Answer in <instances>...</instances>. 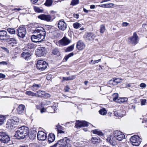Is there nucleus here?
<instances>
[{
	"label": "nucleus",
	"mask_w": 147,
	"mask_h": 147,
	"mask_svg": "<svg viewBox=\"0 0 147 147\" xmlns=\"http://www.w3.org/2000/svg\"><path fill=\"white\" fill-rule=\"evenodd\" d=\"M75 127L76 128H80L82 127H87L90 125L93 126V125L88 122L84 121H80L77 120L75 123Z\"/></svg>",
	"instance_id": "8"
},
{
	"label": "nucleus",
	"mask_w": 147,
	"mask_h": 147,
	"mask_svg": "<svg viewBox=\"0 0 147 147\" xmlns=\"http://www.w3.org/2000/svg\"><path fill=\"white\" fill-rule=\"evenodd\" d=\"M29 131L28 127L24 126H22L16 131L15 136L18 139H24L29 134Z\"/></svg>",
	"instance_id": "2"
},
{
	"label": "nucleus",
	"mask_w": 147,
	"mask_h": 147,
	"mask_svg": "<svg viewBox=\"0 0 147 147\" xmlns=\"http://www.w3.org/2000/svg\"><path fill=\"white\" fill-rule=\"evenodd\" d=\"M125 115V114H122L121 113H118V117H123Z\"/></svg>",
	"instance_id": "54"
},
{
	"label": "nucleus",
	"mask_w": 147,
	"mask_h": 147,
	"mask_svg": "<svg viewBox=\"0 0 147 147\" xmlns=\"http://www.w3.org/2000/svg\"><path fill=\"white\" fill-rule=\"evenodd\" d=\"M28 47L30 49H32L34 47V45L31 43H28Z\"/></svg>",
	"instance_id": "48"
},
{
	"label": "nucleus",
	"mask_w": 147,
	"mask_h": 147,
	"mask_svg": "<svg viewBox=\"0 0 147 147\" xmlns=\"http://www.w3.org/2000/svg\"><path fill=\"white\" fill-rule=\"evenodd\" d=\"M114 115L116 117H118V112L115 111L114 112Z\"/></svg>",
	"instance_id": "58"
},
{
	"label": "nucleus",
	"mask_w": 147,
	"mask_h": 147,
	"mask_svg": "<svg viewBox=\"0 0 147 147\" xmlns=\"http://www.w3.org/2000/svg\"><path fill=\"white\" fill-rule=\"evenodd\" d=\"M121 80H122L121 79L114 78L113 80H111L110 81V82L112 83L113 85H115L120 82Z\"/></svg>",
	"instance_id": "26"
},
{
	"label": "nucleus",
	"mask_w": 147,
	"mask_h": 147,
	"mask_svg": "<svg viewBox=\"0 0 147 147\" xmlns=\"http://www.w3.org/2000/svg\"><path fill=\"white\" fill-rule=\"evenodd\" d=\"M106 140L113 146H115L117 144V140L114 136H113L111 135H109Z\"/></svg>",
	"instance_id": "12"
},
{
	"label": "nucleus",
	"mask_w": 147,
	"mask_h": 147,
	"mask_svg": "<svg viewBox=\"0 0 147 147\" xmlns=\"http://www.w3.org/2000/svg\"><path fill=\"white\" fill-rule=\"evenodd\" d=\"M92 132L94 134H96L102 136L103 135L101 131L97 129L92 130Z\"/></svg>",
	"instance_id": "34"
},
{
	"label": "nucleus",
	"mask_w": 147,
	"mask_h": 147,
	"mask_svg": "<svg viewBox=\"0 0 147 147\" xmlns=\"http://www.w3.org/2000/svg\"><path fill=\"white\" fill-rule=\"evenodd\" d=\"M55 136L54 134H50L48 136V141L49 143H51L54 141Z\"/></svg>",
	"instance_id": "24"
},
{
	"label": "nucleus",
	"mask_w": 147,
	"mask_h": 147,
	"mask_svg": "<svg viewBox=\"0 0 147 147\" xmlns=\"http://www.w3.org/2000/svg\"><path fill=\"white\" fill-rule=\"evenodd\" d=\"M46 52V50L45 47H40L36 50V54L38 57H41L44 55Z\"/></svg>",
	"instance_id": "15"
},
{
	"label": "nucleus",
	"mask_w": 147,
	"mask_h": 147,
	"mask_svg": "<svg viewBox=\"0 0 147 147\" xmlns=\"http://www.w3.org/2000/svg\"><path fill=\"white\" fill-rule=\"evenodd\" d=\"M74 48V45H71V46L69 47L66 49L65 51L66 52H69L72 51Z\"/></svg>",
	"instance_id": "40"
},
{
	"label": "nucleus",
	"mask_w": 147,
	"mask_h": 147,
	"mask_svg": "<svg viewBox=\"0 0 147 147\" xmlns=\"http://www.w3.org/2000/svg\"><path fill=\"white\" fill-rule=\"evenodd\" d=\"M21 9L20 8H14V9H13V10L19 11Z\"/></svg>",
	"instance_id": "62"
},
{
	"label": "nucleus",
	"mask_w": 147,
	"mask_h": 147,
	"mask_svg": "<svg viewBox=\"0 0 147 147\" xmlns=\"http://www.w3.org/2000/svg\"><path fill=\"white\" fill-rule=\"evenodd\" d=\"M31 55L30 52L27 50L25 51L21 54L22 57L27 60H28L30 59Z\"/></svg>",
	"instance_id": "18"
},
{
	"label": "nucleus",
	"mask_w": 147,
	"mask_h": 147,
	"mask_svg": "<svg viewBox=\"0 0 147 147\" xmlns=\"http://www.w3.org/2000/svg\"><path fill=\"white\" fill-rule=\"evenodd\" d=\"M101 60L100 59H99L97 60H94V62H93L92 64L94 65L96 63H98Z\"/></svg>",
	"instance_id": "51"
},
{
	"label": "nucleus",
	"mask_w": 147,
	"mask_h": 147,
	"mask_svg": "<svg viewBox=\"0 0 147 147\" xmlns=\"http://www.w3.org/2000/svg\"><path fill=\"white\" fill-rule=\"evenodd\" d=\"M141 88H145L146 86V85L144 83H141L140 85Z\"/></svg>",
	"instance_id": "49"
},
{
	"label": "nucleus",
	"mask_w": 147,
	"mask_h": 147,
	"mask_svg": "<svg viewBox=\"0 0 147 147\" xmlns=\"http://www.w3.org/2000/svg\"><path fill=\"white\" fill-rule=\"evenodd\" d=\"M62 128V127L59 125H56L55 129H57L58 133L64 134L65 133L64 131L61 130Z\"/></svg>",
	"instance_id": "31"
},
{
	"label": "nucleus",
	"mask_w": 147,
	"mask_h": 147,
	"mask_svg": "<svg viewBox=\"0 0 147 147\" xmlns=\"http://www.w3.org/2000/svg\"><path fill=\"white\" fill-rule=\"evenodd\" d=\"M74 17L76 19H78L79 18V15L78 14H74Z\"/></svg>",
	"instance_id": "59"
},
{
	"label": "nucleus",
	"mask_w": 147,
	"mask_h": 147,
	"mask_svg": "<svg viewBox=\"0 0 147 147\" xmlns=\"http://www.w3.org/2000/svg\"><path fill=\"white\" fill-rule=\"evenodd\" d=\"M29 137L30 139L32 140L35 138L36 135L34 134H30L29 135Z\"/></svg>",
	"instance_id": "47"
},
{
	"label": "nucleus",
	"mask_w": 147,
	"mask_h": 147,
	"mask_svg": "<svg viewBox=\"0 0 147 147\" xmlns=\"http://www.w3.org/2000/svg\"><path fill=\"white\" fill-rule=\"evenodd\" d=\"M79 0H72L70 5H74L78 4L79 3Z\"/></svg>",
	"instance_id": "41"
},
{
	"label": "nucleus",
	"mask_w": 147,
	"mask_h": 147,
	"mask_svg": "<svg viewBox=\"0 0 147 147\" xmlns=\"http://www.w3.org/2000/svg\"><path fill=\"white\" fill-rule=\"evenodd\" d=\"M17 33L18 36L23 38L25 36L26 34V29L23 26H20L17 30Z\"/></svg>",
	"instance_id": "6"
},
{
	"label": "nucleus",
	"mask_w": 147,
	"mask_h": 147,
	"mask_svg": "<svg viewBox=\"0 0 147 147\" xmlns=\"http://www.w3.org/2000/svg\"><path fill=\"white\" fill-rule=\"evenodd\" d=\"M83 10H84V11L85 12H86V13H87L88 12V10H87L85 8H84L83 9Z\"/></svg>",
	"instance_id": "63"
},
{
	"label": "nucleus",
	"mask_w": 147,
	"mask_h": 147,
	"mask_svg": "<svg viewBox=\"0 0 147 147\" xmlns=\"http://www.w3.org/2000/svg\"><path fill=\"white\" fill-rule=\"evenodd\" d=\"M71 141L67 138H65L59 141L58 144H59L60 146L59 147H65L67 145H68L69 143H71Z\"/></svg>",
	"instance_id": "10"
},
{
	"label": "nucleus",
	"mask_w": 147,
	"mask_h": 147,
	"mask_svg": "<svg viewBox=\"0 0 147 147\" xmlns=\"http://www.w3.org/2000/svg\"><path fill=\"white\" fill-rule=\"evenodd\" d=\"M9 36L7 35L6 31L5 30L0 31V39H3L5 38H8Z\"/></svg>",
	"instance_id": "20"
},
{
	"label": "nucleus",
	"mask_w": 147,
	"mask_h": 147,
	"mask_svg": "<svg viewBox=\"0 0 147 147\" xmlns=\"http://www.w3.org/2000/svg\"><path fill=\"white\" fill-rule=\"evenodd\" d=\"M105 30V27L104 25H101L100 26V33H103Z\"/></svg>",
	"instance_id": "37"
},
{
	"label": "nucleus",
	"mask_w": 147,
	"mask_h": 147,
	"mask_svg": "<svg viewBox=\"0 0 147 147\" xmlns=\"http://www.w3.org/2000/svg\"><path fill=\"white\" fill-rule=\"evenodd\" d=\"M146 102V99L141 100V105H145Z\"/></svg>",
	"instance_id": "50"
},
{
	"label": "nucleus",
	"mask_w": 147,
	"mask_h": 147,
	"mask_svg": "<svg viewBox=\"0 0 147 147\" xmlns=\"http://www.w3.org/2000/svg\"><path fill=\"white\" fill-rule=\"evenodd\" d=\"M10 140V138L5 132H0V141L4 143H8Z\"/></svg>",
	"instance_id": "7"
},
{
	"label": "nucleus",
	"mask_w": 147,
	"mask_h": 147,
	"mask_svg": "<svg viewBox=\"0 0 147 147\" xmlns=\"http://www.w3.org/2000/svg\"><path fill=\"white\" fill-rule=\"evenodd\" d=\"M7 30L10 34H16V31L14 28H9Z\"/></svg>",
	"instance_id": "32"
},
{
	"label": "nucleus",
	"mask_w": 147,
	"mask_h": 147,
	"mask_svg": "<svg viewBox=\"0 0 147 147\" xmlns=\"http://www.w3.org/2000/svg\"><path fill=\"white\" fill-rule=\"evenodd\" d=\"M98 6L100 7L107 8V4L100 5Z\"/></svg>",
	"instance_id": "52"
},
{
	"label": "nucleus",
	"mask_w": 147,
	"mask_h": 147,
	"mask_svg": "<svg viewBox=\"0 0 147 147\" xmlns=\"http://www.w3.org/2000/svg\"><path fill=\"white\" fill-rule=\"evenodd\" d=\"M33 30V34L34 35L31 37L32 41L37 42L44 40L46 36V32L42 27H37L35 30Z\"/></svg>",
	"instance_id": "1"
},
{
	"label": "nucleus",
	"mask_w": 147,
	"mask_h": 147,
	"mask_svg": "<svg viewBox=\"0 0 147 147\" xmlns=\"http://www.w3.org/2000/svg\"><path fill=\"white\" fill-rule=\"evenodd\" d=\"M36 96L44 97L45 94V92L43 91L39 90L36 93Z\"/></svg>",
	"instance_id": "25"
},
{
	"label": "nucleus",
	"mask_w": 147,
	"mask_h": 147,
	"mask_svg": "<svg viewBox=\"0 0 147 147\" xmlns=\"http://www.w3.org/2000/svg\"><path fill=\"white\" fill-rule=\"evenodd\" d=\"M9 42H11V43L16 44L17 42L15 38H10L9 40L8 41Z\"/></svg>",
	"instance_id": "44"
},
{
	"label": "nucleus",
	"mask_w": 147,
	"mask_h": 147,
	"mask_svg": "<svg viewBox=\"0 0 147 147\" xmlns=\"http://www.w3.org/2000/svg\"><path fill=\"white\" fill-rule=\"evenodd\" d=\"M19 119L16 116L13 117L12 119H9L7 123V125L8 127H10L11 129H13L16 127L17 123L19 122Z\"/></svg>",
	"instance_id": "3"
},
{
	"label": "nucleus",
	"mask_w": 147,
	"mask_h": 147,
	"mask_svg": "<svg viewBox=\"0 0 147 147\" xmlns=\"http://www.w3.org/2000/svg\"><path fill=\"white\" fill-rule=\"evenodd\" d=\"M99 113L103 115H105L107 113V111L105 108L100 109L99 111Z\"/></svg>",
	"instance_id": "33"
},
{
	"label": "nucleus",
	"mask_w": 147,
	"mask_h": 147,
	"mask_svg": "<svg viewBox=\"0 0 147 147\" xmlns=\"http://www.w3.org/2000/svg\"><path fill=\"white\" fill-rule=\"evenodd\" d=\"M130 140L133 145L137 146H138L141 142V139L138 136H134L131 137L130 139Z\"/></svg>",
	"instance_id": "5"
},
{
	"label": "nucleus",
	"mask_w": 147,
	"mask_h": 147,
	"mask_svg": "<svg viewBox=\"0 0 147 147\" xmlns=\"http://www.w3.org/2000/svg\"><path fill=\"white\" fill-rule=\"evenodd\" d=\"M76 75H73L67 77H63L62 81L65 80L68 81L72 80L74 79L76 77Z\"/></svg>",
	"instance_id": "27"
},
{
	"label": "nucleus",
	"mask_w": 147,
	"mask_h": 147,
	"mask_svg": "<svg viewBox=\"0 0 147 147\" xmlns=\"http://www.w3.org/2000/svg\"><path fill=\"white\" fill-rule=\"evenodd\" d=\"M47 109L49 110V112L51 113H54L55 111L57 110V108L55 106L49 107Z\"/></svg>",
	"instance_id": "30"
},
{
	"label": "nucleus",
	"mask_w": 147,
	"mask_h": 147,
	"mask_svg": "<svg viewBox=\"0 0 147 147\" xmlns=\"http://www.w3.org/2000/svg\"><path fill=\"white\" fill-rule=\"evenodd\" d=\"M41 86L40 84H34L31 87V89L34 91H36L38 88H40Z\"/></svg>",
	"instance_id": "28"
},
{
	"label": "nucleus",
	"mask_w": 147,
	"mask_h": 147,
	"mask_svg": "<svg viewBox=\"0 0 147 147\" xmlns=\"http://www.w3.org/2000/svg\"><path fill=\"white\" fill-rule=\"evenodd\" d=\"M130 43L135 45L138 42V36L136 32L134 33L133 36L129 39Z\"/></svg>",
	"instance_id": "14"
},
{
	"label": "nucleus",
	"mask_w": 147,
	"mask_h": 147,
	"mask_svg": "<svg viewBox=\"0 0 147 147\" xmlns=\"http://www.w3.org/2000/svg\"><path fill=\"white\" fill-rule=\"evenodd\" d=\"M73 26L76 29H78L81 27V24L75 22L73 24Z\"/></svg>",
	"instance_id": "38"
},
{
	"label": "nucleus",
	"mask_w": 147,
	"mask_h": 147,
	"mask_svg": "<svg viewBox=\"0 0 147 147\" xmlns=\"http://www.w3.org/2000/svg\"><path fill=\"white\" fill-rule=\"evenodd\" d=\"M116 102L121 103L124 102L125 101H124L123 98H121L118 100H117V101H116Z\"/></svg>",
	"instance_id": "46"
},
{
	"label": "nucleus",
	"mask_w": 147,
	"mask_h": 147,
	"mask_svg": "<svg viewBox=\"0 0 147 147\" xmlns=\"http://www.w3.org/2000/svg\"><path fill=\"white\" fill-rule=\"evenodd\" d=\"M47 63L45 61L42 60H39L37 61L36 65L38 69L43 71L47 67Z\"/></svg>",
	"instance_id": "4"
},
{
	"label": "nucleus",
	"mask_w": 147,
	"mask_h": 147,
	"mask_svg": "<svg viewBox=\"0 0 147 147\" xmlns=\"http://www.w3.org/2000/svg\"><path fill=\"white\" fill-rule=\"evenodd\" d=\"M52 3V0H47L45 4L46 6H49L51 5Z\"/></svg>",
	"instance_id": "42"
},
{
	"label": "nucleus",
	"mask_w": 147,
	"mask_h": 147,
	"mask_svg": "<svg viewBox=\"0 0 147 147\" xmlns=\"http://www.w3.org/2000/svg\"><path fill=\"white\" fill-rule=\"evenodd\" d=\"M34 9L35 11L38 13H42L43 11V8L41 7L34 6Z\"/></svg>",
	"instance_id": "29"
},
{
	"label": "nucleus",
	"mask_w": 147,
	"mask_h": 147,
	"mask_svg": "<svg viewBox=\"0 0 147 147\" xmlns=\"http://www.w3.org/2000/svg\"><path fill=\"white\" fill-rule=\"evenodd\" d=\"M95 37V34L92 32L87 33L85 35L86 40L89 41H92Z\"/></svg>",
	"instance_id": "17"
},
{
	"label": "nucleus",
	"mask_w": 147,
	"mask_h": 147,
	"mask_svg": "<svg viewBox=\"0 0 147 147\" xmlns=\"http://www.w3.org/2000/svg\"><path fill=\"white\" fill-rule=\"evenodd\" d=\"M26 94L29 95V96H36V93H34L30 91H27L26 92Z\"/></svg>",
	"instance_id": "35"
},
{
	"label": "nucleus",
	"mask_w": 147,
	"mask_h": 147,
	"mask_svg": "<svg viewBox=\"0 0 147 147\" xmlns=\"http://www.w3.org/2000/svg\"><path fill=\"white\" fill-rule=\"evenodd\" d=\"M7 62L6 61H3L0 62V65L2 64L3 65H7Z\"/></svg>",
	"instance_id": "56"
},
{
	"label": "nucleus",
	"mask_w": 147,
	"mask_h": 147,
	"mask_svg": "<svg viewBox=\"0 0 147 147\" xmlns=\"http://www.w3.org/2000/svg\"><path fill=\"white\" fill-rule=\"evenodd\" d=\"M113 134L117 141H121L125 138V136L123 133L118 130L114 131Z\"/></svg>",
	"instance_id": "9"
},
{
	"label": "nucleus",
	"mask_w": 147,
	"mask_h": 147,
	"mask_svg": "<svg viewBox=\"0 0 147 147\" xmlns=\"http://www.w3.org/2000/svg\"><path fill=\"white\" fill-rule=\"evenodd\" d=\"M85 45L82 41H79L77 43L76 47L79 50H82L85 48Z\"/></svg>",
	"instance_id": "19"
},
{
	"label": "nucleus",
	"mask_w": 147,
	"mask_h": 147,
	"mask_svg": "<svg viewBox=\"0 0 147 147\" xmlns=\"http://www.w3.org/2000/svg\"><path fill=\"white\" fill-rule=\"evenodd\" d=\"M58 26L60 30L64 31L66 29L67 25L63 20H61L59 21Z\"/></svg>",
	"instance_id": "11"
},
{
	"label": "nucleus",
	"mask_w": 147,
	"mask_h": 147,
	"mask_svg": "<svg viewBox=\"0 0 147 147\" xmlns=\"http://www.w3.org/2000/svg\"><path fill=\"white\" fill-rule=\"evenodd\" d=\"M112 96L113 97V101H117V100H118V94L117 93H115L113 94Z\"/></svg>",
	"instance_id": "39"
},
{
	"label": "nucleus",
	"mask_w": 147,
	"mask_h": 147,
	"mask_svg": "<svg viewBox=\"0 0 147 147\" xmlns=\"http://www.w3.org/2000/svg\"><path fill=\"white\" fill-rule=\"evenodd\" d=\"M96 139V138H92V139L91 140L92 142L94 144H95L96 141L94 142V140H95Z\"/></svg>",
	"instance_id": "60"
},
{
	"label": "nucleus",
	"mask_w": 147,
	"mask_h": 147,
	"mask_svg": "<svg viewBox=\"0 0 147 147\" xmlns=\"http://www.w3.org/2000/svg\"><path fill=\"white\" fill-rule=\"evenodd\" d=\"M95 5H92L90 6V8L91 9H94L95 8Z\"/></svg>",
	"instance_id": "64"
},
{
	"label": "nucleus",
	"mask_w": 147,
	"mask_h": 147,
	"mask_svg": "<svg viewBox=\"0 0 147 147\" xmlns=\"http://www.w3.org/2000/svg\"><path fill=\"white\" fill-rule=\"evenodd\" d=\"M74 54L73 53H71L65 56L64 58V59L65 61H67V59L70 57L74 55Z\"/></svg>",
	"instance_id": "43"
},
{
	"label": "nucleus",
	"mask_w": 147,
	"mask_h": 147,
	"mask_svg": "<svg viewBox=\"0 0 147 147\" xmlns=\"http://www.w3.org/2000/svg\"><path fill=\"white\" fill-rule=\"evenodd\" d=\"M5 77V75L2 73H0V78H4Z\"/></svg>",
	"instance_id": "57"
},
{
	"label": "nucleus",
	"mask_w": 147,
	"mask_h": 147,
	"mask_svg": "<svg viewBox=\"0 0 147 147\" xmlns=\"http://www.w3.org/2000/svg\"><path fill=\"white\" fill-rule=\"evenodd\" d=\"M69 88L68 86H66L65 88V92H68L69 91Z\"/></svg>",
	"instance_id": "55"
},
{
	"label": "nucleus",
	"mask_w": 147,
	"mask_h": 147,
	"mask_svg": "<svg viewBox=\"0 0 147 147\" xmlns=\"http://www.w3.org/2000/svg\"><path fill=\"white\" fill-rule=\"evenodd\" d=\"M71 42V41L66 37H64L60 41L61 44L64 45H66L69 44Z\"/></svg>",
	"instance_id": "21"
},
{
	"label": "nucleus",
	"mask_w": 147,
	"mask_h": 147,
	"mask_svg": "<svg viewBox=\"0 0 147 147\" xmlns=\"http://www.w3.org/2000/svg\"><path fill=\"white\" fill-rule=\"evenodd\" d=\"M52 53L54 55L57 56H59L61 54L59 49L57 48H56L53 49L52 51Z\"/></svg>",
	"instance_id": "23"
},
{
	"label": "nucleus",
	"mask_w": 147,
	"mask_h": 147,
	"mask_svg": "<svg viewBox=\"0 0 147 147\" xmlns=\"http://www.w3.org/2000/svg\"><path fill=\"white\" fill-rule=\"evenodd\" d=\"M46 111V109L44 108H42L40 110V112L41 113L45 112Z\"/></svg>",
	"instance_id": "61"
},
{
	"label": "nucleus",
	"mask_w": 147,
	"mask_h": 147,
	"mask_svg": "<svg viewBox=\"0 0 147 147\" xmlns=\"http://www.w3.org/2000/svg\"><path fill=\"white\" fill-rule=\"evenodd\" d=\"M114 4L113 3H107V8H111L113 7Z\"/></svg>",
	"instance_id": "45"
},
{
	"label": "nucleus",
	"mask_w": 147,
	"mask_h": 147,
	"mask_svg": "<svg viewBox=\"0 0 147 147\" xmlns=\"http://www.w3.org/2000/svg\"><path fill=\"white\" fill-rule=\"evenodd\" d=\"M5 119V117L4 116L1 115L0 116V125L3 123Z\"/></svg>",
	"instance_id": "36"
},
{
	"label": "nucleus",
	"mask_w": 147,
	"mask_h": 147,
	"mask_svg": "<svg viewBox=\"0 0 147 147\" xmlns=\"http://www.w3.org/2000/svg\"><path fill=\"white\" fill-rule=\"evenodd\" d=\"M25 109V106L23 105H20L17 109V112L18 114H21L23 113Z\"/></svg>",
	"instance_id": "22"
},
{
	"label": "nucleus",
	"mask_w": 147,
	"mask_h": 147,
	"mask_svg": "<svg viewBox=\"0 0 147 147\" xmlns=\"http://www.w3.org/2000/svg\"><path fill=\"white\" fill-rule=\"evenodd\" d=\"M129 24L127 22H123L122 23V25L123 26L125 27V26H128Z\"/></svg>",
	"instance_id": "53"
},
{
	"label": "nucleus",
	"mask_w": 147,
	"mask_h": 147,
	"mask_svg": "<svg viewBox=\"0 0 147 147\" xmlns=\"http://www.w3.org/2000/svg\"><path fill=\"white\" fill-rule=\"evenodd\" d=\"M37 138L38 140L43 141L46 139L47 135L42 131H39L38 133Z\"/></svg>",
	"instance_id": "16"
},
{
	"label": "nucleus",
	"mask_w": 147,
	"mask_h": 147,
	"mask_svg": "<svg viewBox=\"0 0 147 147\" xmlns=\"http://www.w3.org/2000/svg\"><path fill=\"white\" fill-rule=\"evenodd\" d=\"M38 18L41 20H45L47 22L52 21V18L50 15L42 14L38 16Z\"/></svg>",
	"instance_id": "13"
}]
</instances>
